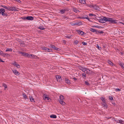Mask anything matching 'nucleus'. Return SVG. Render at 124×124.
<instances>
[{
    "label": "nucleus",
    "mask_w": 124,
    "mask_h": 124,
    "mask_svg": "<svg viewBox=\"0 0 124 124\" xmlns=\"http://www.w3.org/2000/svg\"><path fill=\"white\" fill-rule=\"evenodd\" d=\"M99 22L101 23H105L107 21H108L110 23H116L117 21L114 20L112 18L107 17H105L102 18L100 19L99 20Z\"/></svg>",
    "instance_id": "1"
},
{
    "label": "nucleus",
    "mask_w": 124,
    "mask_h": 124,
    "mask_svg": "<svg viewBox=\"0 0 124 124\" xmlns=\"http://www.w3.org/2000/svg\"><path fill=\"white\" fill-rule=\"evenodd\" d=\"M1 7L9 10V11H13L15 12L18 11V10L17 9H15L16 8L15 7H12L9 6H8V7H7L6 6H4L3 5H1Z\"/></svg>",
    "instance_id": "2"
},
{
    "label": "nucleus",
    "mask_w": 124,
    "mask_h": 124,
    "mask_svg": "<svg viewBox=\"0 0 124 124\" xmlns=\"http://www.w3.org/2000/svg\"><path fill=\"white\" fill-rule=\"evenodd\" d=\"M88 6L89 7L91 8H93L95 10H100L99 7L96 5H88Z\"/></svg>",
    "instance_id": "3"
},
{
    "label": "nucleus",
    "mask_w": 124,
    "mask_h": 124,
    "mask_svg": "<svg viewBox=\"0 0 124 124\" xmlns=\"http://www.w3.org/2000/svg\"><path fill=\"white\" fill-rule=\"evenodd\" d=\"M56 78L58 82H60L62 80V79L61 77L59 75H57L56 76Z\"/></svg>",
    "instance_id": "4"
},
{
    "label": "nucleus",
    "mask_w": 124,
    "mask_h": 124,
    "mask_svg": "<svg viewBox=\"0 0 124 124\" xmlns=\"http://www.w3.org/2000/svg\"><path fill=\"white\" fill-rule=\"evenodd\" d=\"M33 19V17L31 16H28L26 17V19L27 20H32Z\"/></svg>",
    "instance_id": "5"
},
{
    "label": "nucleus",
    "mask_w": 124,
    "mask_h": 124,
    "mask_svg": "<svg viewBox=\"0 0 124 124\" xmlns=\"http://www.w3.org/2000/svg\"><path fill=\"white\" fill-rule=\"evenodd\" d=\"M83 24L81 22H77L75 23V25L76 26H80Z\"/></svg>",
    "instance_id": "6"
},
{
    "label": "nucleus",
    "mask_w": 124,
    "mask_h": 124,
    "mask_svg": "<svg viewBox=\"0 0 124 124\" xmlns=\"http://www.w3.org/2000/svg\"><path fill=\"white\" fill-rule=\"evenodd\" d=\"M65 82L68 84H70V80L67 78H66L65 79Z\"/></svg>",
    "instance_id": "7"
},
{
    "label": "nucleus",
    "mask_w": 124,
    "mask_h": 124,
    "mask_svg": "<svg viewBox=\"0 0 124 124\" xmlns=\"http://www.w3.org/2000/svg\"><path fill=\"white\" fill-rule=\"evenodd\" d=\"M52 48L53 49H54V50H58L59 49H60L59 48L56 47L55 46H54L53 45H52Z\"/></svg>",
    "instance_id": "8"
},
{
    "label": "nucleus",
    "mask_w": 124,
    "mask_h": 124,
    "mask_svg": "<svg viewBox=\"0 0 124 124\" xmlns=\"http://www.w3.org/2000/svg\"><path fill=\"white\" fill-rule=\"evenodd\" d=\"M85 0H79V2L82 4H84L85 3Z\"/></svg>",
    "instance_id": "9"
},
{
    "label": "nucleus",
    "mask_w": 124,
    "mask_h": 124,
    "mask_svg": "<svg viewBox=\"0 0 124 124\" xmlns=\"http://www.w3.org/2000/svg\"><path fill=\"white\" fill-rule=\"evenodd\" d=\"M13 73L16 75H19V73L16 70H13Z\"/></svg>",
    "instance_id": "10"
},
{
    "label": "nucleus",
    "mask_w": 124,
    "mask_h": 124,
    "mask_svg": "<svg viewBox=\"0 0 124 124\" xmlns=\"http://www.w3.org/2000/svg\"><path fill=\"white\" fill-rule=\"evenodd\" d=\"M102 105L104 107H105L106 108H108V106L106 104V102L105 103H102Z\"/></svg>",
    "instance_id": "11"
},
{
    "label": "nucleus",
    "mask_w": 124,
    "mask_h": 124,
    "mask_svg": "<svg viewBox=\"0 0 124 124\" xmlns=\"http://www.w3.org/2000/svg\"><path fill=\"white\" fill-rule=\"evenodd\" d=\"M104 33V32L102 31H97L96 30V34H99L100 33L102 34Z\"/></svg>",
    "instance_id": "12"
},
{
    "label": "nucleus",
    "mask_w": 124,
    "mask_h": 124,
    "mask_svg": "<svg viewBox=\"0 0 124 124\" xmlns=\"http://www.w3.org/2000/svg\"><path fill=\"white\" fill-rule=\"evenodd\" d=\"M14 66L16 67L17 68H19L20 65L19 64L16 63V62H14Z\"/></svg>",
    "instance_id": "13"
},
{
    "label": "nucleus",
    "mask_w": 124,
    "mask_h": 124,
    "mask_svg": "<svg viewBox=\"0 0 124 124\" xmlns=\"http://www.w3.org/2000/svg\"><path fill=\"white\" fill-rule=\"evenodd\" d=\"M66 9L63 8L60 10V11L63 14L65 13V11H66Z\"/></svg>",
    "instance_id": "14"
},
{
    "label": "nucleus",
    "mask_w": 124,
    "mask_h": 124,
    "mask_svg": "<svg viewBox=\"0 0 124 124\" xmlns=\"http://www.w3.org/2000/svg\"><path fill=\"white\" fill-rule=\"evenodd\" d=\"M101 99L102 100L103 103H105L106 102V101L105 100L104 98L103 97H101Z\"/></svg>",
    "instance_id": "15"
},
{
    "label": "nucleus",
    "mask_w": 124,
    "mask_h": 124,
    "mask_svg": "<svg viewBox=\"0 0 124 124\" xmlns=\"http://www.w3.org/2000/svg\"><path fill=\"white\" fill-rule=\"evenodd\" d=\"M119 64L121 67L124 70V65L121 62H120Z\"/></svg>",
    "instance_id": "16"
},
{
    "label": "nucleus",
    "mask_w": 124,
    "mask_h": 124,
    "mask_svg": "<svg viewBox=\"0 0 124 124\" xmlns=\"http://www.w3.org/2000/svg\"><path fill=\"white\" fill-rule=\"evenodd\" d=\"M5 12V10L4 9L2 8L0 9V14H2L3 12Z\"/></svg>",
    "instance_id": "17"
},
{
    "label": "nucleus",
    "mask_w": 124,
    "mask_h": 124,
    "mask_svg": "<svg viewBox=\"0 0 124 124\" xmlns=\"http://www.w3.org/2000/svg\"><path fill=\"white\" fill-rule=\"evenodd\" d=\"M82 69H81V70H82V71L83 72L85 73V71H86L88 70H87V69L86 68H83L82 67Z\"/></svg>",
    "instance_id": "18"
},
{
    "label": "nucleus",
    "mask_w": 124,
    "mask_h": 124,
    "mask_svg": "<svg viewBox=\"0 0 124 124\" xmlns=\"http://www.w3.org/2000/svg\"><path fill=\"white\" fill-rule=\"evenodd\" d=\"M59 101L60 103L62 105L65 104V103L63 101V100H59Z\"/></svg>",
    "instance_id": "19"
},
{
    "label": "nucleus",
    "mask_w": 124,
    "mask_h": 124,
    "mask_svg": "<svg viewBox=\"0 0 124 124\" xmlns=\"http://www.w3.org/2000/svg\"><path fill=\"white\" fill-rule=\"evenodd\" d=\"M50 117L52 118H56L57 117V116H56L55 115H52L50 116Z\"/></svg>",
    "instance_id": "20"
},
{
    "label": "nucleus",
    "mask_w": 124,
    "mask_h": 124,
    "mask_svg": "<svg viewBox=\"0 0 124 124\" xmlns=\"http://www.w3.org/2000/svg\"><path fill=\"white\" fill-rule=\"evenodd\" d=\"M60 99L59 100H63L64 99V97L62 95H61L59 97Z\"/></svg>",
    "instance_id": "21"
},
{
    "label": "nucleus",
    "mask_w": 124,
    "mask_h": 124,
    "mask_svg": "<svg viewBox=\"0 0 124 124\" xmlns=\"http://www.w3.org/2000/svg\"><path fill=\"white\" fill-rule=\"evenodd\" d=\"M83 18L84 19H87L89 21H90L89 20V19L88 17V16L87 15H85V16H83Z\"/></svg>",
    "instance_id": "22"
},
{
    "label": "nucleus",
    "mask_w": 124,
    "mask_h": 124,
    "mask_svg": "<svg viewBox=\"0 0 124 124\" xmlns=\"http://www.w3.org/2000/svg\"><path fill=\"white\" fill-rule=\"evenodd\" d=\"M90 30L91 31L93 32H96V30L95 29H94L93 28H90Z\"/></svg>",
    "instance_id": "23"
},
{
    "label": "nucleus",
    "mask_w": 124,
    "mask_h": 124,
    "mask_svg": "<svg viewBox=\"0 0 124 124\" xmlns=\"http://www.w3.org/2000/svg\"><path fill=\"white\" fill-rule=\"evenodd\" d=\"M48 48L46 47H43L42 48V49L43 50H45L46 52H47Z\"/></svg>",
    "instance_id": "24"
},
{
    "label": "nucleus",
    "mask_w": 124,
    "mask_h": 124,
    "mask_svg": "<svg viewBox=\"0 0 124 124\" xmlns=\"http://www.w3.org/2000/svg\"><path fill=\"white\" fill-rule=\"evenodd\" d=\"M30 101H31L32 102H34V99L33 98V97L31 96L30 97Z\"/></svg>",
    "instance_id": "25"
},
{
    "label": "nucleus",
    "mask_w": 124,
    "mask_h": 124,
    "mask_svg": "<svg viewBox=\"0 0 124 124\" xmlns=\"http://www.w3.org/2000/svg\"><path fill=\"white\" fill-rule=\"evenodd\" d=\"M76 31L79 34H80L81 33H83L82 31L79 30H77Z\"/></svg>",
    "instance_id": "26"
},
{
    "label": "nucleus",
    "mask_w": 124,
    "mask_h": 124,
    "mask_svg": "<svg viewBox=\"0 0 124 124\" xmlns=\"http://www.w3.org/2000/svg\"><path fill=\"white\" fill-rule=\"evenodd\" d=\"M12 49L11 48H7V49L5 51L6 52L7 51H10L12 52Z\"/></svg>",
    "instance_id": "27"
},
{
    "label": "nucleus",
    "mask_w": 124,
    "mask_h": 124,
    "mask_svg": "<svg viewBox=\"0 0 124 124\" xmlns=\"http://www.w3.org/2000/svg\"><path fill=\"white\" fill-rule=\"evenodd\" d=\"M2 86H4L5 87V89H4L5 90L7 88V85L6 84L4 83H2Z\"/></svg>",
    "instance_id": "28"
},
{
    "label": "nucleus",
    "mask_w": 124,
    "mask_h": 124,
    "mask_svg": "<svg viewBox=\"0 0 124 124\" xmlns=\"http://www.w3.org/2000/svg\"><path fill=\"white\" fill-rule=\"evenodd\" d=\"M20 46L22 47H24L25 46V44L23 42H22V43H20Z\"/></svg>",
    "instance_id": "29"
},
{
    "label": "nucleus",
    "mask_w": 124,
    "mask_h": 124,
    "mask_svg": "<svg viewBox=\"0 0 124 124\" xmlns=\"http://www.w3.org/2000/svg\"><path fill=\"white\" fill-rule=\"evenodd\" d=\"M108 62L109 64L110 65H111L112 66L113 64V63L109 60H108Z\"/></svg>",
    "instance_id": "30"
},
{
    "label": "nucleus",
    "mask_w": 124,
    "mask_h": 124,
    "mask_svg": "<svg viewBox=\"0 0 124 124\" xmlns=\"http://www.w3.org/2000/svg\"><path fill=\"white\" fill-rule=\"evenodd\" d=\"M43 98L44 100H46L47 98V95L46 94H44L43 95Z\"/></svg>",
    "instance_id": "31"
},
{
    "label": "nucleus",
    "mask_w": 124,
    "mask_h": 124,
    "mask_svg": "<svg viewBox=\"0 0 124 124\" xmlns=\"http://www.w3.org/2000/svg\"><path fill=\"white\" fill-rule=\"evenodd\" d=\"M26 56L28 57H31L32 56V54H28V53H26Z\"/></svg>",
    "instance_id": "32"
},
{
    "label": "nucleus",
    "mask_w": 124,
    "mask_h": 124,
    "mask_svg": "<svg viewBox=\"0 0 124 124\" xmlns=\"http://www.w3.org/2000/svg\"><path fill=\"white\" fill-rule=\"evenodd\" d=\"M73 11H74L76 13H77L78 11H79L77 9L74 8H73Z\"/></svg>",
    "instance_id": "33"
},
{
    "label": "nucleus",
    "mask_w": 124,
    "mask_h": 124,
    "mask_svg": "<svg viewBox=\"0 0 124 124\" xmlns=\"http://www.w3.org/2000/svg\"><path fill=\"white\" fill-rule=\"evenodd\" d=\"M31 57L32 58L35 59L36 58L37 56L35 55H32V54Z\"/></svg>",
    "instance_id": "34"
},
{
    "label": "nucleus",
    "mask_w": 124,
    "mask_h": 124,
    "mask_svg": "<svg viewBox=\"0 0 124 124\" xmlns=\"http://www.w3.org/2000/svg\"><path fill=\"white\" fill-rule=\"evenodd\" d=\"M0 55H2V56H5V55H8V54H7L6 53H4L3 52H2V54H1Z\"/></svg>",
    "instance_id": "35"
},
{
    "label": "nucleus",
    "mask_w": 124,
    "mask_h": 124,
    "mask_svg": "<svg viewBox=\"0 0 124 124\" xmlns=\"http://www.w3.org/2000/svg\"><path fill=\"white\" fill-rule=\"evenodd\" d=\"M85 84L86 85H90V84L87 81H85Z\"/></svg>",
    "instance_id": "36"
},
{
    "label": "nucleus",
    "mask_w": 124,
    "mask_h": 124,
    "mask_svg": "<svg viewBox=\"0 0 124 124\" xmlns=\"http://www.w3.org/2000/svg\"><path fill=\"white\" fill-rule=\"evenodd\" d=\"M38 29H40L41 30H43L45 29L43 27H39L38 28Z\"/></svg>",
    "instance_id": "37"
},
{
    "label": "nucleus",
    "mask_w": 124,
    "mask_h": 124,
    "mask_svg": "<svg viewBox=\"0 0 124 124\" xmlns=\"http://www.w3.org/2000/svg\"><path fill=\"white\" fill-rule=\"evenodd\" d=\"M119 123H120V124H124L123 123L124 122V121L121 120H119Z\"/></svg>",
    "instance_id": "38"
},
{
    "label": "nucleus",
    "mask_w": 124,
    "mask_h": 124,
    "mask_svg": "<svg viewBox=\"0 0 124 124\" xmlns=\"http://www.w3.org/2000/svg\"><path fill=\"white\" fill-rule=\"evenodd\" d=\"M23 97L24 99H27V96L24 93L23 94Z\"/></svg>",
    "instance_id": "39"
},
{
    "label": "nucleus",
    "mask_w": 124,
    "mask_h": 124,
    "mask_svg": "<svg viewBox=\"0 0 124 124\" xmlns=\"http://www.w3.org/2000/svg\"><path fill=\"white\" fill-rule=\"evenodd\" d=\"M21 54L23 56H26V53H25L24 52H22Z\"/></svg>",
    "instance_id": "40"
},
{
    "label": "nucleus",
    "mask_w": 124,
    "mask_h": 124,
    "mask_svg": "<svg viewBox=\"0 0 124 124\" xmlns=\"http://www.w3.org/2000/svg\"><path fill=\"white\" fill-rule=\"evenodd\" d=\"M97 48L99 50H100L101 49V47H99V46L98 44L97 45Z\"/></svg>",
    "instance_id": "41"
},
{
    "label": "nucleus",
    "mask_w": 124,
    "mask_h": 124,
    "mask_svg": "<svg viewBox=\"0 0 124 124\" xmlns=\"http://www.w3.org/2000/svg\"><path fill=\"white\" fill-rule=\"evenodd\" d=\"M89 15L90 16H95V15L93 14H89Z\"/></svg>",
    "instance_id": "42"
},
{
    "label": "nucleus",
    "mask_w": 124,
    "mask_h": 124,
    "mask_svg": "<svg viewBox=\"0 0 124 124\" xmlns=\"http://www.w3.org/2000/svg\"><path fill=\"white\" fill-rule=\"evenodd\" d=\"M82 44L83 45H87V43L84 42H83L82 43Z\"/></svg>",
    "instance_id": "43"
},
{
    "label": "nucleus",
    "mask_w": 124,
    "mask_h": 124,
    "mask_svg": "<svg viewBox=\"0 0 124 124\" xmlns=\"http://www.w3.org/2000/svg\"><path fill=\"white\" fill-rule=\"evenodd\" d=\"M78 43V41L77 40H76V41H74V44H75V45H77V44Z\"/></svg>",
    "instance_id": "44"
},
{
    "label": "nucleus",
    "mask_w": 124,
    "mask_h": 124,
    "mask_svg": "<svg viewBox=\"0 0 124 124\" xmlns=\"http://www.w3.org/2000/svg\"><path fill=\"white\" fill-rule=\"evenodd\" d=\"M82 76H83V78H84V77L85 78L86 77V76L85 74L84 73H83V74Z\"/></svg>",
    "instance_id": "45"
},
{
    "label": "nucleus",
    "mask_w": 124,
    "mask_h": 124,
    "mask_svg": "<svg viewBox=\"0 0 124 124\" xmlns=\"http://www.w3.org/2000/svg\"><path fill=\"white\" fill-rule=\"evenodd\" d=\"M52 51V50L51 49H49V48H48L47 50V52H51Z\"/></svg>",
    "instance_id": "46"
},
{
    "label": "nucleus",
    "mask_w": 124,
    "mask_h": 124,
    "mask_svg": "<svg viewBox=\"0 0 124 124\" xmlns=\"http://www.w3.org/2000/svg\"><path fill=\"white\" fill-rule=\"evenodd\" d=\"M70 24L73 26H76V25H75V23H73L72 22H71L70 23Z\"/></svg>",
    "instance_id": "47"
},
{
    "label": "nucleus",
    "mask_w": 124,
    "mask_h": 124,
    "mask_svg": "<svg viewBox=\"0 0 124 124\" xmlns=\"http://www.w3.org/2000/svg\"><path fill=\"white\" fill-rule=\"evenodd\" d=\"M94 26L95 27L97 28H100L102 27L99 26Z\"/></svg>",
    "instance_id": "48"
},
{
    "label": "nucleus",
    "mask_w": 124,
    "mask_h": 124,
    "mask_svg": "<svg viewBox=\"0 0 124 124\" xmlns=\"http://www.w3.org/2000/svg\"><path fill=\"white\" fill-rule=\"evenodd\" d=\"M121 90L120 89H118V88H117L116 89V92L118 91H120Z\"/></svg>",
    "instance_id": "49"
},
{
    "label": "nucleus",
    "mask_w": 124,
    "mask_h": 124,
    "mask_svg": "<svg viewBox=\"0 0 124 124\" xmlns=\"http://www.w3.org/2000/svg\"><path fill=\"white\" fill-rule=\"evenodd\" d=\"M109 98L110 100H112L113 99V98L111 96H109Z\"/></svg>",
    "instance_id": "50"
},
{
    "label": "nucleus",
    "mask_w": 124,
    "mask_h": 124,
    "mask_svg": "<svg viewBox=\"0 0 124 124\" xmlns=\"http://www.w3.org/2000/svg\"><path fill=\"white\" fill-rule=\"evenodd\" d=\"M5 12H3L2 14V16H5V14L6 13H5Z\"/></svg>",
    "instance_id": "51"
},
{
    "label": "nucleus",
    "mask_w": 124,
    "mask_h": 124,
    "mask_svg": "<svg viewBox=\"0 0 124 124\" xmlns=\"http://www.w3.org/2000/svg\"><path fill=\"white\" fill-rule=\"evenodd\" d=\"M87 70H87L85 71L86 72V73H88V72H89L90 71V70L87 69Z\"/></svg>",
    "instance_id": "52"
},
{
    "label": "nucleus",
    "mask_w": 124,
    "mask_h": 124,
    "mask_svg": "<svg viewBox=\"0 0 124 124\" xmlns=\"http://www.w3.org/2000/svg\"><path fill=\"white\" fill-rule=\"evenodd\" d=\"M26 17L24 16L22 18V19L24 20H26Z\"/></svg>",
    "instance_id": "53"
},
{
    "label": "nucleus",
    "mask_w": 124,
    "mask_h": 124,
    "mask_svg": "<svg viewBox=\"0 0 124 124\" xmlns=\"http://www.w3.org/2000/svg\"><path fill=\"white\" fill-rule=\"evenodd\" d=\"M17 2L20 3L21 2V1L20 0H15Z\"/></svg>",
    "instance_id": "54"
},
{
    "label": "nucleus",
    "mask_w": 124,
    "mask_h": 124,
    "mask_svg": "<svg viewBox=\"0 0 124 124\" xmlns=\"http://www.w3.org/2000/svg\"><path fill=\"white\" fill-rule=\"evenodd\" d=\"M52 45H51V44L49 46V47H50V48H52Z\"/></svg>",
    "instance_id": "55"
},
{
    "label": "nucleus",
    "mask_w": 124,
    "mask_h": 124,
    "mask_svg": "<svg viewBox=\"0 0 124 124\" xmlns=\"http://www.w3.org/2000/svg\"><path fill=\"white\" fill-rule=\"evenodd\" d=\"M119 120H118H118H117V119H116V122H117V123H119Z\"/></svg>",
    "instance_id": "56"
},
{
    "label": "nucleus",
    "mask_w": 124,
    "mask_h": 124,
    "mask_svg": "<svg viewBox=\"0 0 124 124\" xmlns=\"http://www.w3.org/2000/svg\"><path fill=\"white\" fill-rule=\"evenodd\" d=\"M2 54V51L0 50V54Z\"/></svg>",
    "instance_id": "57"
},
{
    "label": "nucleus",
    "mask_w": 124,
    "mask_h": 124,
    "mask_svg": "<svg viewBox=\"0 0 124 124\" xmlns=\"http://www.w3.org/2000/svg\"><path fill=\"white\" fill-rule=\"evenodd\" d=\"M46 99L47 100V101H48L50 99L49 97H47Z\"/></svg>",
    "instance_id": "58"
},
{
    "label": "nucleus",
    "mask_w": 124,
    "mask_h": 124,
    "mask_svg": "<svg viewBox=\"0 0 124 124\" xmlns=\"http://www.w3.org/2000/svg\"><path fill=\"white\" fill-rule=\"evenodd\" d=\"M8 16V14L6 13L5 14V16Z\"/></svg>",
    "instance_id": "59"
},
{
    "label": "nucleus",
    "mask_w": 124,
    "mask_h": 124,
    "mask_svg": "<svg viewBox=\"0 0 124 124\" xmlns=\"http://www.w3.org/2000/svg\"><path fill=\"white\" fill-rule=\"evenodd\" d=\"M79 18H81V19H83V16H81V17H79Z\"/></svg>",
    "instance_id": "60"
},
{
    "label": "nucleus",
    "mask_w": 124,
    "mask_h": 124,
    "mask_svg": "<svg viewBox=\"0 0 124 124\" xmlns=\"http://www.w3.org/2000/svg\"><path fill=\"white\" fill-rule=\"evenodd\" d=\"M18 53H19L20 54H21L22 52H21V51H18Z\"/></svg>",
    "instance_id": "61"
},
{
    "label": "nucleus",
    "mask_w": 124,
    "mask_h": 124,
    "mask_svg": "<svg viewBox=\"0 0 124 124\" xmlns=\"http://www.w3.org/2000/svg\"><path fill=\"white\" fill-rule=\"evenodd\" d=\"M82 32H83V33H81V35H83V34H84V32L82 31Z\"/></svg>",
    "instance_id": "62"
},
{
    "label": "nucleus",
    "mask_w": 124,
    "mask_h": 124,
    "mask_svg": "<svg viewBox=\"0 0 124 124\" xmlns=\"http://www.w3.org/2000/svg\"><path fill=\"white\" fill-rule=\"evenodd\" d=\"M73 79H74L75 81H76L77 80V79L75 78H73Z\"/></svg>",
    "instance_id": "63"
},
{
    "label": "nucleus",
    "mask_w": 124,
    "mask_h": 124,
    "mask_svg": "<svg viewBox=\"0 0 124 124\" xmlns=\"http://www.w3.org/2000/svg\"><path fill=\"white\" fill-rule=\"evenodd\" d=\"M0 62H4V61L2 60H1V61H0Z\"/></svg>",
    "instance_id": "64"
}]
</instances>
